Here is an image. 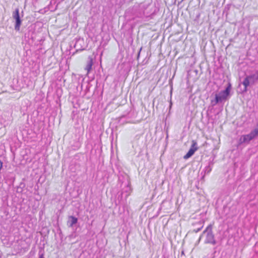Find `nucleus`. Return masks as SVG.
I'll return each mask as SVG.
<instances>
[{
  "mask_svg": "<svg viewBox=\"0 0 258 258\" xmlns=\"http://www.w3.org/2000/svg\"><path fill=\"white\" fill-rule=\"evenodd\" d=\"M69 237L70 238H74V237H75V236L74 235V234H71L69 235Z\"/></svg>",
  "mask_w": 258,
  "mask_h": 258,
  "instance_id": "nucleus-12",
  "label": "nucleus"
},
{
  "mask_svg": "<svg viewBox=\"0 0 258 258\" xmlns=\"http://www.w3.org/2000/svg\"><path fill=\"white\" fill-rule=\"evenodd\" d=\"M78 221V220L77 218L73 216H70L69 217V220L68 221L67 224L69 227H72L75 224L77 223Z\"/></svg>",
  "mask_w": 258,
  "mask_h": 258,
  "instance_id": "nucleus-4",
  "label": "nucleus"
},
{
  "mask_svg": "<svg viewBox=\"0 0 258 258\" xmlns=\"http://www.w3.org/2000/svg\"><path fill=\"white\" fill-rule=\"evenodd\" d=\"M213 226L212 224L209 225L206 229L203 232L202 234L200 236V239L203 235H205V243L206 244H211L215 245L216 241L215 238V235L212 231Z\"/></svg>",
  "mask_w": 258,
  "mask_h": 258,
  "instance_id": "nucleus-1",
  "label": "nucleus"
},
{
  "mask_svg": "<svg viewBox=\"0 0 258 258\" xmlns=\"http://www.w3.org/2000/svg\"><path fill=\"white\" fill-rule=\"evenodd\" d=\"M202 224H203V223L202 222H201V221H200V222H199L198 223H196L195 224H193V225H200V227H198L196 229H194L192 230V232H195V233H198V232L201 231V229H202L203 227V225Z\"/></svg>",
  "mask_w": 258,
  "mask_h": 258,
  "instance_id": "nucleus-6",
  "label": "nucleus"
},
{
  "mask_svg": "<svg viewBox=\"0 0 258 258\" xmlns=\"http://www.w3.org/2000/svg\"><path fill=\"white\" fill-rule=\"evenodd\" d=\"M127 190H126V192H128V193L126 195V197H128L130 195V192L131 191V188L130 186H129V185H127Z\"/></svg>",
  "mask_w": 258,
  "mask_h": 258,
  "instance_id": "nucleus-11",
  "label": "nucleus"
},
{
  "mask_svg": "<svg viewBox=\"0 0 258 258\" xmlns=\"http://www.w3.org/2000/svg\"><path fill=\"white\" fill-rule=\"evenodd\" d=\"M214 162H209L208 165H206L204 167V169L203 170V171H204V176L206 174H209L212 170V166L213 165Z\"/></svg>",
  "mask_w": 258,
  "mask_h": 258,
  "instance_id": "nucleus-5",
  "label": "nucleus"
},
{
  "mask_svg": "<svg viewBox=\"0 0 258 258\" xmlns=\"http://www.w3.org/2000/svg\"><path fill=\"white\" fill-rule=\"evenodd\" d=\"M92 65V60H90L89 63L87 65L86 69L87 70L88 73L90 71V70L91 69Z\"/></svg>",
  "mask_w": 258,
  "mask_h": 258,
  "instance_id": "nucleus-10",
  "label": "nucleus"
},
{
  "mask_svg": "<svg viewBox=\"0 0 258 258\" xmlns=\"http://www.w3.org/2000/svg\"><path fill=\"white\" fill-rule=\"evenodd\" d=\"M13 17L15 20L18 19L19 18H20L18 9L16 10L15 13L13 14Z\"/></svg>",
  "mask_w": 258,
  "mask_h": 258,
  "instance_id": "nucleus-9",
  "label": "nucleus"
},
{
  "mask_svg": "<svg viewBox=\"0 0 258 258\" xmlns=\"http://www.w3.org/2000/svg\"><path fill=\"white\" fill-rule=\"evenodd\" d=\"M251 77L246 78L244 79V80L243 82V85L245 86V90H246L247 87L249 85L250 81L249 79H250Z\"/></svg>",
  "mask_w": 258,
  "mask_h": 258,
  "instance_id": "nucleus-8",
  "label": "nucleus"
},
{
  "mask_svg": "<svg viewBox=\"0 0 258 258\" xmlns=\"http://www.w3.org/2000/svg\"><path fill=\"white\" fill-rule=\"evenodd\" d=\"M231 90V84H229L228 87L225 90L220 92L218 94H216L215 99L212 100L211 104L212 105H215L218 103L222 102L226 100L228 97Z\"/></svg>",
  "mask_w": 258,
  "mask_h": 258,
  "instance_id": "nucleus-2",
  "label": "nucleus"
},
{
  "mask_svg": "<svg viewBox=\"0 0 258 258\" xmlns=\"http://www.w3.org/2000/svg\"><path fill=\"white\" fill-rule=\"evenodd\" d=\"M39 258H44L43 254H40Z\"/></svg>",
  "mask_w": 258,
  "mask_h": 258,
  "instance_id": "nucleus-13",
  "label": "nucleus"
},
{
  "mask_svg": "<svg viewBox=\"0 0 258 258\" xmlns=\"http://www.w3.org/2000/svg\"><path fill=\"white\" fill-rule=\"evenodd\" d=\"M21 24V21L20 18L16 20V25L15 26V30L19 31L20 30V25Z\"/></svg>",
  "mask_w": 258,
  "mask_h": 258,
  "instance_id": "nucleus-7",
  "label": "nucleus"
},
{
  "mask_svg": "<svg viewBox=\"0 0 258 258\" xmlns=\"http://www.w3.org/2000/svg\"><path fill=\"white\" fill-rule=\"evenodd\" d=\"M197 150V143L195 141H192V144L191 145V147L189 150L188 151V153L184 155V159H187L190 156H191Z\"/></svg>",
  "mask_w": 258,
  "mask_h": 258,
  "instance_id": "nucleus-3",
  "label": "nucleus"
}]
</instances>
